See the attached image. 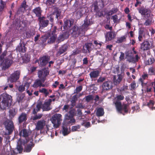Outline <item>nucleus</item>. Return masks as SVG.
<instances>
[{"label":"nucleus","mask_w":155,"mask_h":155,"mask_svg":"<svg viewBox=\"0 0 155 155\" xmlns=\"http://www.w3.org/2000/svg\"><path fill=\"white\" fill-rule=\"evenodd\" d=\"M116 34L114 31H110L107 32L105 35L106 41H110L116 37Z\"/></svg>","instance_id":"6ab92c4d"},{"label":"nucleus","mask_w":155,"mask_h":155,"mask_svg":"<svg viewBox=\"0 0 155 155\" xmlns=\"http://www.w3.org/2000/svg\"><path fill=\"white\" fill-rule=\"evenodd\" d=\"M120 55L119 58V60L120 61L124 60V54L122 52H120Z\"/></svg>","instance_id":"680f3d73"},{"label":"nucleus","mask_w":155,"mask_h":155,"mask_svg":"<svg viewBox=\"0 0 155 155\" xmlns=\"http://www.w3.org/2000/svg\"><path fill=\"white\" fill-rule=\"evenodd\" d=\"M154 62V60L153 58H150L147 61V65H150L153 64Z\"/></svg>","instance_id":"338daca9"},{"label":"nucleus","mask_w":155,"mask_h":155,"mask_svg":"<svg viewBox=\"0 0 155 155\" xmlns=\"http://www.w3.org/2000/svg\"><path fill=\"white\" fill-rule=\"evenodd\" d=\"M18 120L20 124L25 121L27 120V114L25 113H22L18 117Z\"/></svg>","instance_id":"393cba45"},{"label":"nucleus","mask_w":155,"mask_h":155,"mask_svg":"<svg viewBox=\"0 0 155 155\" xmlns=\"http://www.w3.org/2000/svg\"><path fill=\"white\" fill-rule=\"evenodd\" d=\"M27 5L26 4V2L25 1H24L21 5V6L20 7V9H21V8H23L24 10H25L27 8Z\"/></svg>","instance_id":"0e129e2a"},{"label":"nucleus","mask_w":155,"mask_h":155,"mask_svg":"<svg viewBox=\"0 0 155 155\" xmlns=\"http://www.w3.org/2000/svg\"><path fill=\"white\" fill-rule=\"evenodd\" d=\"M106 79V78L105 77H100L97 80V81L98 83L103 82Z\"/></svg>","instance_id":"052dcab7"},{"label":"nucleus","mask_w":155,"mask_h":155,"mask_svg":"<svg viewBox=\"0 0 155 155\" xmlns=\"http://www.w3.org/2000/svg\"><path fill=\"white\" fill-rule=\"evenodd\" d=\"M18 112V110L15 108H12L9 111V116L11 119H12L15 116Z\"/></svg>","instance_id":"a878e982"},{"label":"nucleus","mask_w":155,"mask_h":155,"mask_svg":"<svg viewBox=\"0 0 155 155\" xmlns=\"http://www.w3.org/2000/svg\"><path fill=\"white\" fill-rule=\"evenodd\" d=\"M126 40V37L125 36H123L120 38H118L117 40L116 41L117 43H121L125 41Z\"/></svg>","instance_id":"a18cd8bd"},{"label":"nucleus","mask_w":155,"mask_h":155,"mask_svg":"<svg viewBox=\"0 0 155 155\" xmlns=\"http://www.w3.org/2000/svg\"><path fill=\"white\" fill-rule=\"evenodd\" d=\"M47 38L45 37H41L39 40L38 44L42 47H45L46 45Z\"/></svg>","instance_id":"2f4dec72"},{"label":"nucleus","mask_w":155,"mask_h":155,"mask_svg":"<svg viewBox=\"0 0 155 155\" xmlns=\"http://www.w3.org/2000/svg\"><path fill=\"white\" fill-rule=\"evenodd\" d=\"M20 74V71H16L11 75L8 80L12 83L15 82L19 79Z\"/></svg>","instance_id":"dca6fc26"},{"label":"nucleus","mask_w":155,"mask_h":155,"mask_svg":"<svg viewBox=\"0 0 155 155\" xmlns=\"http://www.w3.org/2000/svg\"><path fill=\"white\" fill-rule=\"evenodd\" d=\"M117 77V78L116 77L114 76L113 78L114 83V84L116 85L119 84L122 79V77L121 75H118Z\"/></svg>","instance_id":"c756f323"},{"label":"nucleus","mask_w":155,"mask_h":155,"mask_svg":"<svg viewBox=\"0 0 155 155\" xmlns=\"http://www.w3.org/2000/svg\"><path fill=\"white\" fill-rule=\"evenodd\" d=\"M41 82H42L41 79L36 80L33 84V87L34 88H38V87H40V85L41 84Z\"/></svg>","instance_id":"72a5a7b5"},{"label":"nucleus","mask_w":155,"mask_h":155,"mask_svg":"<svg viewBox=\"0 0 155 155\" xmlns=\"http://www.w3.org/2000/svg\"><path fill=\"white\" fill-rule=\"evenodd\" d=\"M93 5L94 7V12L97 11L99 10V8L98 6V2L96 1L94 2L93 4Z\"/></svg>","instance_id":"3c124183"},{"label":"nucleus","mask_w":155,"mask_h":155,"mask_svg":"<svg viewBox=\"0 0 155 155\" xmlns=\"http://www.w3.org/2000/svg\"><path fill=\"white\" fill-rule=\"evenodd\" d=\"M124 97L122 94L117 95L115 98L114 104L117 110L120 111L121 109V102L120 101L123 100Z\"/></svg>","instance_id":"9d476101"},{"label":"nucleus","mask_w":155,"mask_h":155,"mask_svg":"<svg viewBox=\"0 0 155 155\" xmlns=\"http://www.w3.org/2000/svg\"><path fill=\"white\" fill-rule=\"evenodd\" d=\"M151 47L149 41H147L143 42L141 44V49L143 51L147 50Z\"/></svg>","instance_id":"5701e85b"},{"label":"nucleus","mask_w":155,"mask_h":155,"mask_svg":"<svg viewBox=\"0 0 155 155\" xmlns=\"http://www.w3.org/2000/svg\"><path fill=\"white\" fill-rule=\"evenodd\" d=\"M28 140H26V141L24 142L23 145L25 146L24 152L26 153H29L31 152L32 148L34 146L35 144L34 143L33 141H30L29 143H27L28 142Z\"/></svg>","instance_id":"ddd939ff"},{"label":"nucleus","mask_w":155,"mask_h":155,"mask_svg":"<svg viewBox=\"0 0 155 155\" xmlns=\"http://www.w3.org/2000/svg\"><path fill=\"white\" fill-rule=\"evenodd\" d=\"M125 59L127 61L130 63H135L138 62L140 57L138 54L136 55L134 57L133 55V52L131 51H126L125 52Z\"/></svg>","instance_id":"20e7f679"},{"label":"nucleus","mask_w":155,"mask_h":155,"mask_svg":"<svg viewBox=\"0 0 155 155\" xmlns=\"http://www.w3.org/2000/svg\"><path fill=\"white\" fill-rule=\"evenodd\" d=\"M56 1V0H47L46 4L48 5H52L55 3Z\"/></svg>","instance_id":"6e6d98bb"},{"label":"nucleus","mask_w":155,"mask_h":155,"mask_svg":"<svg viewBox=\"0 0 155 155\" xmlns=\"http://www.w3.org/2000/svg\"><path fill=\"white\" fill-rule=\"evenodd\" d=\"M139 12L144 18H147L150 16V12L148 9L144 8L143 6L137 8Z\"/></svg>","instance_id":"2eb2a0df"},{"label":"nucleus","mask_w":155,"mask_h":155,"mask_svg":"<svg viewBox=\"0 0 155 155\" xmlns=\"http://www.w3.org/2000/svg\"><path fill=\"white\" fill-rule=\"evenodd\" d=\"M49 70L48 68H44L42 70L38 71V77L41 79L42 82H44L46 80V77L49 74Z\"/></svg>","instance_id":"6e6552de"},{"label":"nucleus","mask_w":155,"mask_h":155,"mask_svg":"<svg viewBox=\"0 0 155 155\" xmlns=\"http://www.w3.org/2000/svg\"><path fill=\"white\" fill-rule=\"evenodd\" d=\"M81 126L80 125H77L73 126L71 128V131L72 132L77 131L78 129L80 128Z\"/></svg>","instance_id":"603ef678"},{"label":"nucleus","mask_w":155,"mask_h":155,"mask_svg":"<svg viewBox=\"0 0 155 155\" xmlns=\"http://www.w3.org/2000/svg\"><path fill=\"white\" fill-rule=\"evenodd\" d=\"M49 58L48 56H43L40 57L37 61L40 67H44L48 63Z\"/></svg>","instance_id":"4468645a"},{"label":"nucleus","mask_w":155,"mask_h":155,"mask_svg":"<svg viewBox=\"0 0 155 155\" xmlns=\"http://www.w3.org/2000/svg\"><path fill=\"white\" fill-rule=\"evenodd\" d=\"M19 134L20 136H22L25 137H27L29 136V132L27 130L25 129H23L21 130L19 132Z\"/></svg>","instance_id":"473e14b6"},{"label":"nucleus","mask_w":155,"mask_h":155,"mask_svg":"<svg viewBox=\"0 0 155 155\" xmlns=\"http://www.w3.org/2000/svg\"><path fill=\"white\" fill-rule=\"evenodd\" d=\"M83 13L82 12V10L81 9L77 11L76 13V16L77 19H79L83 15Z\"/></svg>","instance_id":"37998d69"},{"label":"nucleus","mask_w":155,"mask_h":155,"mask_svg":"<svg viewBox=\"0 0 155 155\" xmlns=\"http://www.w3.org/2000/svg\"><path fill=\"white\" fill-rule=\"evenodd\" d=\"M69 36L67 32H64L63 33L60 34L58 38L57 42L58 43L63 41L65 39H67L68 38Z\"/></svg>","instance_id":"b1692460"},{"label":"nucleus","mask_w":155,"mask_h":155,"mask_svg":"<svg viewBox=\"0 0 155 155\" xmlns=\"http://www.w3.org/2000/svg\"><path fill=\"white\" fill-rule=\"evenodd\" d=\"M35 30H33L27 31L25 33L26 37L27 38H30L31 36L35 35Z\"/></svg>","instance_id":"4c0bfd02"},{"label":"nucleus","mask_w":155,"mask_h":155,"mask_svg":"<svg viewBox=\"0 0 155 155\" xmlns=\"http://www.w3.org/2000/svg\"><path fill=\"white\" fill-rule=\"evenodd\" d=\"M118 9L117 8H114L109 11L107 13V15L108 16L112 15L113 14L116 13L118 11Z\"/></svg>","instance_id":"79ce46f5"},{"label":"nucleus","mask_w":155,"mask_h":155,"mask_svg":"<svg viewBox=\"0 0 155 155\" xmlns=\"http://www.w3.org/2000/svg\"><path fill=\"white\" fill-rule=\"evenodd\" d=\"M152 20L149 18H148L144 22V25L146 26L150 25L151 24Z\"/></svg>","instance_id":"4d7b16f0"},{"label":"nucleus","mask_w":155,"mask_h":155,"mask_svg":"<svg viewBox=\"0 0 155 155\" xmlns=\"http://www.w3.org/2000/svg\"><path fill=\"white\" fill-rule=\"evenodd\" d=\"M77 114V111L74 108H71L68 113L65 115L64 121L67 124L72 125L76 120L74 117Z\"/></svg>","instance_id":"f03ea898"},{"label":"nucleus","mask_w":155,"mask_h":155,"mask_svg":"<svg viewBox=\"0 0 155 155\" xmlns=\"http://www.w3.org/2000/svg\"><path fill=\"white\" fill-rule=\"evenodd\" d=\"M62 117L61 114H56L52 116L51 120L55 127H59L62 121Z\"/></svg>","instance_id":"0eeeda50"},{"label":"nucleus","mask_w":155,"mask_h":155,"mask_svg":"<svg viewBox=\"0 0 155 155\" xmlns=\"http://www.w3.org/2000/svg\"><path fill=\"white\" fill-rule=\"evenodd\" d=\"M51 102L52 100L51 99L46 100L45 101L42 105V108L43 111H48L51 109L52 108L50 107Z\"/></svg>","instance_id":"f3484780"},{"label":"nucleus","mask_w":155,"mask_h":155,"mask_svg":"<svg viewBox=\"0 0 155 155\" xmlns=\"http://www.w3.org/2000/svg\"><path fill=\"white\" fill-rule=\"evenodd\" d=\"M32 12L35 15V16L38 18L42 17V10L41 9V7H38L35 8L32 10Z\"/></svg>","instance_id":"412c9836"},{"label":"nucleus","mask_w":155,"mask_h":155,"mask_svg":"<svg viewBox=\"0 0 155 155\" xmlns=\"http://www.w3.org/2000/svg\"><path fill=\"white\" fill-rule=\"evenodd\" d=\"M104 114V109L102 108H99L97 109L96 113L97 116L101 117L103 116Z\"/></svg>","instance_id":"e433bc0d"},{"label":"nucleus","mask_w":155,"mask_h":155,"mask_svg":"<svg viewBox=\"0 0 155 155\" xmlns=\"http://www.w3.org/2000/svg\"><path fill=\"white\" fill-rule=\"evenodd\" d=\"M94 98V97L92 94L86 96L85 97L86 101L88 103L91 101H92L93 100Z\"/></svg>","instance_id":"a19ab883"},{"label":"nucleus","mask_w":155,"mask_h":155,"mask_svg":"<svg viewBox=\"0 0 155 155\" xmlns=\"http://www.w3.org/2000/svg\"><path fill=\"white\" fill-rule=\"evenodd\" d=\"M82 88L83 87L82 86L77 87L74 90V94H78L82 91Z\"/></svg>","instance_id":"de8ad7c7"},{"label":"nucleus","mask_w":155,"mask_h":155,"mask_svg":"<svg viewBox=\"0 0 155 155\" xmlns=\"http://www.w3.org/2000/svg\"><path fill=\"white\" fill-rule=\"evenodd\" d=\"M46 124V121L44 119L38 121L36 125L35 129L37 130L43 129Z\"/></svg>","instance_id":"a211bd4d"},{"label":"nucleus","mask_w":155,"mask_h":155,"mask_svg":"<svg viewBox=\"0 0 155 155\" xmlns=\"http://www.w3.org/2000/svg\"><path fill=\"white\" fill-rule=\"evenodd\" d=\"M57 37V35H52L48 40V42L50 44L53 43L55 41Z\"/></svg>","instance_id":"ea45409f"},{"label":"nucleus","mask_w":155,"mask_h":155,"mask_svg":"<svg viewBox=\"0 0 155 155\" xmlns=\"http://www.w3.org/2000/svg\"><path fill=\"white\" fill-rule=\"evenodd\" d=\"M118 16L115 15L112 16L111 19L113 20V21L114 23H116L118 19Z\"/></svg>","instance_id":"69168bd1"},{"label":"nucleus","mask_w":155,"mask_h":155,"mask_svg":"<svg viewBox=\"0 0 155 155\" xmlns=\"http://www.w3.org/2000/svg\"><path fill=\"white\" fill-rule=\"evenodd\" d=\"M12 55L10 54L6 57L3 62L0 63V69L5 71L8 69L13 63ZM1 69H0V70Z\"/></svg>","instance_id":"7ed1b4c3"},{"label":"nucleus","mask_w":155,"mask_h":155,"mask_svg":"<svg viewBox=\"0 0 155 155\" xmlns=\"http://www.w3.org/2000/svg\"><path fill=\"white\" fill-rule=\"evenodd\" d=\"M24 95L23 94H19L17 98V100L18 102H20L23 99Z\"/></svg>","instance_id":"bf43d9fd"},{"label":"nucleus","mask_w":155,"mask_h":155,"mask_svg":"<svg viewBox=\"0 0 155 155\" xmlns=\"http://www.w3.org/2000/svg\"><path fill=\"white\" fill-rule=\"evenodd\" d=\"M90 20L86 18L84 21V24L81 26V28L84 29V31H85V30H87V27L90 25Z\"/></svg>","instance_id":"cd10ccee"},{"label":"nucleus","mask_w":155,"mask_h":155,"mask_svg":"<svg viewBox=\"0 0 155 155\" xmlns=\"http://www.w3.org/2000/svg\"><path fill=\"white\" fill-rule=\"evenodd\" d=\"M101 71L95 69L90 72L89 76L91 79L97 78L99 76Z\"/></svg>","instance_id":"4be33fe9"},{"label":"nucleus","mask_w":155,"mask_h":155,"mask_svg":"<svg viewBox=\"0 0 155 155\" xmlns=\"http://www.w3.org/2000/svg\"><path fill=\"white\" fill-rule=\"evenodd\" d=\"M81 52V50L80 48H76L73 51L72 55H76L77 54L80 53Z\"/></svg>","instance_id":"09e8293b"},{"label":"nucleus","mask_w":155,"mask_h":155,"mask_svg":"<svg viewBox=\"0 0 155 155\" xmlns=\"http://www.w3.org/2000/svg\"><path fill=\"white\" fill-rule=\"evenodd\" d=\"M92 49V43L91 42H87L85 43L83 45L82 51L84 54H90Z\"/></svg>","instance_id":"9b49d317"},{"label":"nucleus","mask_w":155,"mask_h":155,"mask_svg":"<svg viewBox=\"0 0 155 155\" xmlns=\"http://www.w3.org/2000/svg\"><path fill=\"white\" fill-rule=\"evenodd\" d=\"M81 125L86 128H88L91 127V124L89 122H84L81 124Z\"/></svg>","instance_id":"864d4df0"},{"label":"nucleus","mask_w":155,"mask_h":155,"mask_svg":"<svg viewBox=\"0 0 155 155\" xmlns=\"http://www.w3.org/2000/svg\"><path fill=\"white\" fill-rule=\"evenodd\" d=\"M148 75L147 74H143L140 79H141L142 81H144L145 80L147 79L148 78Z\"/></svg>","instance_id":"e2e57ef3"},{"label":"nucleus","mask_w":155,"mask_h":155,"mask_svg":"<svg viewBox=\"0 0 155 155\" xmlns=\"http://www.w3.org/2000/svg\"><path fill=\"white\" fill-rule=\"evenodd\" d=\"M12 103V96L6 93L0 95V108L2 110L5 109L10 106Z\"/></svg>","instance_id":"f257e3e1"},{"label":"nucleus","mask_w":155,"mask_h":155,"mask_svg":"<svg viewBox=\"0 0 155 155\" xmlns=\"http://www.w3.org/2000/svg\"><path fill=\"white\" fill-rule=\"evenodd\" d=\"M16 148L19 153H21L23 150V148L21 145H18Z\"/></svg>","instance_id":"13d9d810"},{"label":"nucleus","mask_w":155,"mask_h":155,"mask_svg":"<svg viewBox=\"0 0 155 155\" xmlns=\"http://www.w3.org/2000/svg\"><path fill=\"white\" fill-rule=\"evenodd\" d=\"M60 12H59V11L58 10H57L56 11H55L54 12L53 15H55L56 16V18H58V17L60 15Z\"/></svg>","instance_id":"774afa93"},{"label":"nucleus","mask_w":155,"mask_h":155,"mask_svg":"<svg viewBox=\"0 0 155 155\" xmlns=\"http://www.w3.org/2000/svg\"><path fill=\"white\" fill-rule=\"evenodd\" d=\"M128 105L126 104H123V105L121 104V109L120 111L117 110V111L120 114H122V110H123L125 113H127L128 110L127 109Z\"/></svg>","instance_id":"f704fd0d"},{"label":"nucleus","mask_w":155,"mask_h":155,"mask_svg":"<svg viewBox=\"0 0 155 155\" xmlns=\"http://www.w3.org/2000/svg\"><path fill=\"white\" fill-rule=\"evenodd\" d=\"M41 108V103H38L35 108L33 109L32 113L33 114H36L37 112L40 111Z\"/></svg>","instance_id":"c85d7f7f"},{"label":"nucleus","mask_w":155,"mask_h":155,"mask_svg":"<svg viewBox=\"0 0 155 155\" xmlns=\"http://www.w3.org/2000/svg\"><path fill=\"white\" fill-rule=\"evenodd\" d=\"M113 87V82L109 80L104 81L102 85L101 91L102 92H106L111 89Z\"/></svg>","instance_id":"1a4fd4ad"},{"label":"nucleus","mask_w":155,"mask_h":155,"mask_svg":"<svg viewBox=\"0 0 155 155\" xmlns=\"http://www.w3.org/2000/svg\"><path fill=\"white\" fill-rule=\"evenodd\" d=\"M71 32L72 35L75 37H78L79 35L82 36L85 34L84 29L81 27H78L76 25L73 27Z\"/></svg>","instance_id":"423d86ee"},{"label":"nucleus","mask_w":155,"mask_h":155,"mask_svg":"<svg viewBox=\"0 0 155 155\" xmlns=\"http://www.w3.org/2000/svg\"><path fill=\"white\" fill-rule=\"evenodd\" d=\"M7 53V52L6 50L4 51L0 56V60H3V59L5 57Z\"/></svg>","instance_id":"5fc2aeb1"},{"label":"nucleus","mask_w":155,"mask_h":155,"mask_svg":"<svg viewBox=\"0 0 155 155\" xmlns=\"http://www.w3.org/2000/svg\"><path fill=\"white\" fill-rule=\"evenodd\" d=\"M38 21L40 28H44L47 26L49 23V21L46 19L45 17L44 16L38 18Z\"/></svg>","instance_id":"f8f14e48"},{"label":"nucleus","mask_w":155,"mask_h":155,"mask_svg":"<svg viewBox=\"0 0 155 155\" xmlns=\"http://www.w3.org/2000/svg\"><path fill=\"white\" fill-rule=\"evenodd\" d=\"M35 115L33 116L32 117V120H36L40 119L43 116V114H35Z\"/></svg>","instance_id":"49530a36"},{"label":"nucleus","mask_w":155,"mask_h":155,"mask_svg":"<svg viewBox=\"0 0 155 155\" xmlns=\"http://www.w3.org/2000/svg\"><path fill=\"white\" fill-rule=\"evenodd\" d=\"M26 48L25 47V45L21 43L16 48V50L17 51L23 53L26 51Z\"/></svg>","instance_id":"bb28decb"},{"label":"nucleus","mask_w":155,"mask_h":155,"mask_svg":"<svg viewBox=\"0 0 155 155\" xmlns=\"http://www.w3.org/2000/svg\"><path fill=\"white\" fill-rule=\"evenodd\" d=\"M62 129V132L64 136H66L69 134V132H68V129L67 127L63 126Z\"/></svg>","instance_id":"c03bdc74"},{"label":"nucleus","mask_w":155,"mask_h":155,"mask_svg":"<svg viewBox=\"0 0 155 155\" xmlns=\"http://www.w3.org/2000/svg\"><path fill=\"white\" fill-rule=\"evenodd\" d=\"M154 103L155 102L153 100H150L149 102L148 103L147 105L150 108H152V109L153 110V107Z\"/></svg>","instance_id":"8fccbe9b"},{"label":"nucleus","mask_w":155,"mask_h":155,"mask_svg":"<svg viewBox=\"0 0 155 155\" xmlns=\"http://www.w3.org/2000/svg\"><path fill=\"white\" fill-rule=\"evenodd\" d=\"M5 128L8 131L7 135H9L12 134L15 130V126L13 122L10 120L7 119L3 123Z\"/></svg>","instance_id":"39448f33"},{"label":"nucleus","mask_w":155,"mask_h":155,"mask_svg":"<svg viewBox=\"0 0 155 155\" xmlns=\"http://www.w3.org/2000/svg\"><path fill=\"white\" fill-rule=\"evenodd\" d=\"M64 25H63V28L64 30H68L73 23V21L72 19H64Z\"/></svg>","instance_id":"aec40b11"},{"label":"nucleus","mask_w":155,"mask_h":155,"mask_svg":"<svg viewBox=\"0 0 155 155\" xmlns=\"http://www.w3.org/2000/svg\"><path fill=\"white\" fill-rule=\"evenodd\" d=\"M67 49V47L66 45H64L61 47L59 49L57 53L58 55H60L66 51Z\"/></svg>","instance_id":"7c9ffc66"},{"label":"nucleus","mask_w":155,"mask_h":155,"mask_svg":"<svg viewBox=\"0 0 155 155\" xmlns=\"http://www.w3.org/2000/svg\"><path fill=\"white\" fill-rule=\"evenodd\" d=\"M39 91L40 93L44 94L45 97H47L49 94L48 89L45 88H42L41 89H40L39 90Z\"/></svg>","instance_id":"58836bf2"},{"label":"nucleus","mask_w":155,"mask_h":155,"mask_svg":"<svg viewBox=\"0 0 155 155\" xmlns=\"http://www.w3.org/2000/svg\"><path fill=\"white\" fill-rule=\"evenodd\" d=\"M6 2L3 0H0V12L2 11L6 7Z\"/></svg>","instance_id":"c9c22d12"}]
</instances>
